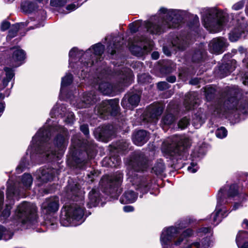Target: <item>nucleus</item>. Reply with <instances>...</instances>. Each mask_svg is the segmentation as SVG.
Listing matches in <instances>:
<instances>
[{
	"instance_id": "obj_1",
	"label": "nucleus",
	"mask_w": 248,
	"mask_h": 248,
	"mask_svg": "<svg viewBox=\"0 0 248 248\" xmlns=\"http://www.w3.org/2000/svg\"><path fill=\"white\" fill-rule=\"evenodd\" d=\"M47 120L32 138L26 156L23 158L16 169L17 173L23 171L37 158L42 162L58 161L62 156L68 142V135L65 129L57 123Z\"/></svg>"
},
{
	"instance_id": "obj_2",
	"label": "nucleus",
	"mask_w": 248,
	"mask_h": 248,
	"mask_svg": "<svg viewBox=\"0 0 248 248\" xmlns=\"http://www.w3.org/2000/svg\"><path fill=\"white\" fill-rule=\"evenodd\" d=\"M186 15L185 11L162 7L158 15L152 17L150 21H136L129 24V29L132 33H135L143 26L150 34H160L168 29L178 27Z\"/></svg>"
},
{
	"instance_id": "obj_3",
	"label": "nucleus",
	"mask_w": 248,
	"mask_h": 248,
	"mask_svg": "<svg viewBox=\"0 0 248 248\" xmlns=\"http://www.w3.org/2000/svg\"><path fill=\"white\" fill-rule=\"evenodd\" d=\"M128 165L130 170L127 172L128 179L132 186L121 197L120 202L123 204L133 203L136 201L138 194L134 191V188L143 194L147 193L151 186L150 180L140 178L134 172L144 171L149 166L148 161L142 153H134L129 161Z\"/></svg>"
},
{
	"instance_id": "obj_4",
	"label": "nucleus",
	"mask_w": 248,
	"mask_h": 248,
	"mask_svg": "<svg viewBox=\"0 0 248 248\" xmlns=\"http://www.w3.org/2000/svg\"><path fill=\"white\" fill-rule=\"evenodd\" d=\"M66 196L76 202L62 211L60 222L63 226H76L82 224L85 219L83 206L84 196L79 186L73 181H68Z\"/></svg>"
},
{
	"instance_id": "obj_5",
	"label": "nucleus",
	"mask_w": 248,
	"mask_h": 248,
	"mask_svg": "<svg viewBox=\"0 0 248 248\" xmlns=\"http://www.w3.org/2000/svg\"><path fill=\"white\" fill-rule=\"evenodd\" d=\"M236 185L226 186L221 188L217 195V205L215 211L211 215L210 224L215 226L221 221L222 218L227 216L224 205L231 202L232 201H240L243 196L238 192Z\"/></svg>"
},
{
	"instance_id": "obj_6",
	"label": "nucleus",
	"mask_w": 248,
	"mask_h": 248,
	"mask_svg": "<svg viewBox=\"0 0 248 248\" xmlns=\"http://www.w3.org/2000/svg\"><path fill=\"white\" fill-rule=\"evenodd\" d=\"M182 222L175 226L164 228L160 235V242L164 248H173L179 246L180 248H186L188 237L193 234V231L187 229L181 234V232L185 226Z\"/></svg>"
},
{
	"instance_id": "obj_7",
	"label": "nucleus",
	"mask_w": 248,
	"mask_h": 248,
	"mask_svg": "<svg viewBox=\"0 0 248 248\" xmlns=\"http://www.w3.org/2000/svg\"><path fill=\"white\" fill-rule=\"evenodd\" d=\"M201 13L203 25L210 32L220 31L228 22V14L217 7L204 8Z\"/></svg>"
},
{
	"instance_id": "obj_8",
	"label": "nucleus",
	"mask_w": 248,
	"mask_h": 248,
	"mask_svg": "<svg viewBox=\"0 0 248 248\" xmlns=\"http://www.w3.org/2000/svg\"><path fill=\"white\" fill-rule=\"evenodd\" d=\"M239 89L235 87H229L223 100L215 107L213 111L217 114L223 113L227 109H236L243 113L248 112V100L241 99L238 100L236 97Z\"/></svg>"
},
{
	"instance_id": "obj_9",
	"label": "nucleus",
	"mask_w": 248,
	"mask_h": 248,
	"mask_svg": "<svg viewBox=\"0 0 248 248\" xmlns=\"http://www.w3.org/2000/svg\"><path fill=\"white\" fill-rule=\"evenodd\" d=\"M104 46L98 43L90 48L85 53H83L82 50H78L76 47L71 49L69 53V65L71 67H75L74 63L77 59L80 60V62L84 66L89 67L94 63V60H96L95 62L98 61H100L101 55L104 52Z\"/></svg>"
},
{
	"instance_id": "obj_10",
	"label": "nucleus",
	"mask_w": 248,
	"mask_h": 248,
	"mask_svg": "<svg viewBox=\"0 0 248 248\" xmlns=\"http://www.w3.org/2000/svg\"><path fill=\"white\" fill-rule=\"evenodd\" d=\"M190 144L188 138L176 136L163 142L162 150L173 158L181 159L185 154V150L190 147Z\"/></svg>"
},
{
	"instance_id": "obj_11",
	"label": "nucleus",
	"mask_w": 248,
	"mask_h": 248,
	"mask_svg": "<svg viewBox=\"0 0 248 248\" xmlns=\"http://www.w3.org/2000/svg\"><path fill=\"white\" fill-rule=\"evenodd\" d=\"M36 210L34 204L23 202L17 207L15 212V218L23 227L34 229L37 224Z\"/></svg>"
},
{
	"instance_id": "obj_12",
	"label": "nucleus",
	"mask_w": 248,
	"mask_h": 248,
	"mask_svg": "<svg viewBox=\"0 0 248 248\" xmlns=\"http://www.w3.org/2000/svg\"><path fill=\"white\" fill-rule=\"evenodd\" d=\"M33 182L31 175L24 173L19 178L17 183H14L10 179L7 182V199L13 202V197L24 196L25 191L30 189Z\"/></svg>"
},
{
	"instance_id": "obj_13",
	"label": "nucleus",
	"mask_w": 248,
	"mask_h": 248,
	"mask_svg": "<svg viewBox=\"0 0 248 248\" xmlns=\"http://www.w3.org/2000/svg\"><path fill=\"white\" fill-rule=\"evenodd\" d=\"M59 200L58 197H54L46 199L42 203L43 212L46 214L45 217V223L47 227L54 229L58 221L57 218L54 216V213L58 210Z\"/></svg>"
},
{
	"instance_id": "obj_14",
	"label": "nucleus",
	"mask_w": 248,
	"mask_h": 248,
	"mask_svg": "<svg viewBox=\"0 0 248 248\" xmlns=\"http://www.w3.org/2000/svg\"><path fill=\"white\" fill-rule=\"evenodd\" d=\"M129 48L131 53L138 57L152 50L153 42L142 35H137L133 41L129 43Z\"/></svg>"
},
{
	"instance_id": "obj_15",
	"label": "nucleus",
	"mask_w": 248,
	"mask_h": 248,
	"mask_svg": "<svg viewBox=\"0 0 248 248\" xmlns=\"http://www.w3.org/2000/svg\"><path fill=\"white\" fill-rule=\"evenodd\" d=\"M212 235L211 227L200 228L197 232V235L201 237L200 242H192L188 237L186 248H209L212 243L211 237Z\"/></svg>"
},
{
	"instance_id": "obj_16",
	"label": "nucleus",
	"mask_w": 248,
	"mask_h": 248,
	"mask_svg": "<svg viewBox=\"0 0 248 248\" xmlns=\"http://www.w3.org/2000/svg\"><path fill=\"white\" fill-rule=\"evenodd\" d=\"M119 100L116 99L105 100L95 109V113L103 119H107L109 115L114 116L118 112Z\"/></svg>"
},
{
	"instance_id": "obj_17",
	"label": "nucleus",
	"mask_w": 248,
	"mask_h": 248,
	"mask_svg": "<svg viewBox=\"0 0 248 248\" xmlns=\"http://www.w3.org/2000/svg\"><path fill=\"white\" fill-rule=\"evenodd\" d=\"M123 175L118 173L113 176H106L101 181V184L105 186V192L112 194L116 193V197H118L121 192V189L119 188L121 185Z\"/></svg>"
},
{
	"instance_id": "obj_18",
	"label": "nucleus",
	"mask_w": 248,
	"mask_h": 248,
	"mask_svg": "<svg viewBox=\"0 0 248 248\" xmlns=\"http://www.w3.org/2000/svg\"><path fill=\"white\" fill-rule=\"evenodd\" d=\"M50 115L52 118L59 115H61V117H65L66 118L64 121L67 124H72L75 120L73 113L67 111L65 106L63 104L60 105L57 103L51 110Z\"/></svg>"
},
{
	"instance_id": "obj_19",
	"label": "nucleus",
	"mask_w": 248,
	"mask_h": 248,
	"mask_svg": "<svg viewBox=\"0 0 248 248\" xmlns=\"http://www.w3.org/2000/svg\"><path fill=\"white\" fill-rule=\"evenodd\" d=\"M6 78L0 81V99H3L5 97H8L11 93V89L13 87V83L10 88H6L8 83L14 77V71L12 69L5 67Z\"/></svg>"
},
{
	"instance_id": "obj_20",
	"label": "nucleus",
	"mask_w": 248,
	"mask_h": 248,
	"mask_svg": "<svg viewBox=\"0 0 248 248\" xmlns=\"http://www.w3.org/2000/svg\"><path fill=\"white\" fill-rule=\"evenodd\" d=\"M227 39L221 37L213 38L208 45L209 50L215 54L222 53L228 46Z\"/></svg>"
},
{
	"instance_id": "obj_21",
	"label": "nucleus",
	"mask_w": 248,
	"mask_h": 248,
	"mask_svg": "<svg viewBox=\"0 0 248 248\" xmlns=\"http://www.w3.org/2000/svg\"><path fill=\"white\" fill-rule=\"evenodd\" d=\"M97 101L96 95L93 93H84L82 98L75 103L71 101V103L78 108L88 107L94 104Z\"/></svg>"
},
{
	"instance_id": "obj_22",
	"label": "nucleus",
	"mask_w": 248,
	"mask_h": 248,
	"mask_svg": "<svg viewBox=\"0 0 248 248\" xmlns=\"http://www.w3.org/2000/svg\"><path fill=\"white\" fill-rule=\"evenodd\" d=\"M56 170L51 169H40L35 173L36 178L40 182H47L52 180L55 176Z\"/></svg>"
},
{
	"instance_id": "obj_23",
	"label": "nucleus",
	"mask_w": 248,
	"mask_h": 248,
	"mask_svg": "<svg viewBox=\"0 0 248 248\" xmlns=\"http://www.w3.org/2000/svg\"><path fill=\"white\" fill-rule=\"evenodd\" d=\"M140 97L137 93H129L122 100V106L126 109H132L138 106Z\"/></svg>"
},
{
	"instance_id": "obj_24",
	"label": "nucleus",
	"mask_w": 248,
	"mask_h": 248,
	"mask_svg": "<svg viewBox=\"0 0 248 248\" xmlns=\"http://www.w3.org/2000/svg\"><path fill=\"white\" fill-rule=\"evenodd\" d=\"M13 55L11 60V62L13 66L16 67L20 66L25 58V52L19 48L18 46L12 48Z\"/></svg>"
},
{
	"instance_id": "obj_25",
	"label": "nucleus",
	"mask_w": 248,
	"mask_h": 248,
	"mask_svg": "<svg viewBox=\"0 0 248 248\" xmlns=\"http://www.w3.org/2000/svg\"><path fill=\"white\" fill-rule=\"evenodd\" d=\"M7 203L5 205V208L1 211L2 206L4 202V192L2 190H0V216L1 217L5 219L9 217L10 215V211L12 208V205L14 204V197H13V202H10V200H9L6 198Z\"/></svg>"
},
{
	"instance_id": "obj_26",
	"label": "nucleus",
	"mask_w": 248,
	"mask_h": 248,
	"mask_svg": "<svg viewBox=\"0 0 248 248\" xmlns=\"http://www.w3.org/2000/svg\"><path fill=\"white\" fill-rule=\"evenodd\" d=\"M197 93L191 92L187 93L185 96L184 105L186 109L189 110L194 108L200 101Z\"/></svg>"
},
{
	"instance_id": "obj_27",
	"label": "nucleus",
	"mask_w": 248,
	"mask_h": 248,
	"mask_svg": "<svg viewBox=\"0 0 248 248\" xmlns=\"http://www.w3.org/2000/svg\"><path fill=\"white\" fill-rule=\"evenodd\" d=\"M149 134L143 130H140L135 132L133 135V142L138 146H142L149 139Z\"/></svg>"
},
{
	"instance_id": "obj_28",
	"label": "nucleus",
	"mask_w": 248,
	"mask_h": 248,
	"mask_svg": "<svg viewBox=\"0 0 248 248\" xmlns=\"http://www.w3.org/2000/svg\"><path fill=\"white\" fill-rule=\"evenodd\" d=\"M163 107L159 104H154L149 107L148 111L151 117L150 121L156 123L158 117L161 115L163 111Z\"/></svg>"
},
{
	"instance_id": "obj_29",
	"label": "nucleus",
	"mask_w": 248,
	"mask_h": 248,
	"mask_svg": "<svg viewBox=\"0 0 248 248\" xmlns=\"http://www.w3.org/2000/svg\"><path fill=\"white\" fill-rule=\"evenodd\" d=\"M116 74L120 78L123 79V83L124 85L128 86L133 80V73L132 71L127 68L124 67L117 72Z\"/></svg>"
},
{
	"instance_id": "obj_30",
	"label": "nucleus",
	"mask_w": 248,
	"mask_h": 248,
	"mask_svg": "<svg viewBox=\"0 0 248 248\" xmlns=\"http://www.w3.org/2000/svg\"><path fill=\"white\" fill-rule=\"evenodd\" d=\"M21 10L26 14H31L36 11L39 6L36 2L29 0H24L21 3Z\"/></svg>"
},
{
	"instance_id": "obj_31",
	"label": "nucleus",
	"mask_w": 248,
	"mask_h": 248,
	"mask_svg": "<svg viewBox=\"0 0 248 248\" xmlns=\"http://www.w3.org/2000/svg\"><path fill=\"white\" fill-rule=\"evenodd\" d=\"M188 42L186 37L183 36H177L172 41V46L174 50H184L187 46Z\"/></svg>"
},
{
	"instance_id": "obj_32",
	"label": "nucleus",
	"mask_w": 248,
	"mask_h": 248,
	"mask_svg": "<svg viewBox=\"0 0 248 248\" xmlns=\"http://www.w3.org/2000/svg\"><path fill=\"white\" fill-rule=\"evenodd\" d=\"M246 24L240 23V27L238 28L234 29L229 34V39L232 42H235L237 41L241 36L243 34L245 33L246 31Z\"/></svg>"
},
{
	"instance_id": "obj_33",
	"label": "nucleus",
	"mask_w": 248,
	"mask_h": 248,
	"mask_svg": "<svg viewBox=\"0 0 248 248\" xmlns=\"http://www.w3.org/2000/svg\"><path fill=\"white\" fill-rule=\"evenodd\" d=\"M101 198L99 192L93 189L89 193V201L87 205L89 207L96 206L100 201Z\"/></svg>"
},
{
	"instance_id": "obj_34",
	"label": "nucleus",
	"mask_w": 248,
	"mask_h": 248,
	"mask_svg": "<svg viewBox=\"0 0 248 248\" xmlns=\"http://www.w3.org/2000/svg\"><path fill=\"white\" fill-rule=\"evenodd\" d=\"M205 119V114L203 113V110L200 109L194 115L192 119V124L196 128H199L204 123Z\"/></svg>"
},
{
	"instance_id": "obj_35",
	"label": "nucleus",
	"mask_w": 248,
	"mask_h": 248,
	"mask_svg": "<svg viewBox=\"0 0 248 248\" xmlns=\"http://www.w3.org/2000/svg\"><path fill=\"white\" fill-rule=\"evenodd\" d=\"M110 126H104L102 127H98L94 132V134L96 138L99 140H104L108 139L111 135L109 131Z\"/></svg>"
},
{
	"instance_id": "obj_36",
	"label": "nucleus",
	"mask_w": 248,
	"mask_h": 248,
	"mask_svg": "<svg viewBox=\"0 0 248 248\" xmlns=\"http://www.w3.org/2000/svg\"><path fill=\"white\" fill-rule=\"evenodd\" d=\"M98 88L103 94L110 95L115 91L116 87L108 82L101 81L99 83Z\"/></svg>"
},
{
	"instance_id": "obj_37",
	"label": "nucleus",
	"mask_w": 248,
	"mask_h": 248,
	"mask_svg": "<svg viewBox=\"0 0 248 248\" xmlns=\"http://www.w3.org/2000/svg\"><path fill=\"white\" fill-rule=\"evenodd\" d=\"M73 81V76L71 74H67L62 78L60 93L62 95L64 92V88L69 85Z\"/></svg>"
},
{
	"instance_id": "obj_38",
	"label": "nucleus",
	"mask_w": 248,
	"mask_h": 248,
	"mask_svg": "<svg viewBox=\"0 0 248 248\" xmlns=\"http://www.w3.org/2000/svg\"><path fill=\"white\" fill-rule=\"evenodd\" d=\"M247 236V232L246 231H241L238 233L236 238V242L239 248H248V242H245L242 243V239L241 236Z\"/></svg>"
},
{
	"instance_id": "obj_39",
	"label": "nucleus",
	"mask_w": 248,
	"mask_h": 248,
	"mask_svg": "<svg viewBox=\"0 0 248 248\" xmlns=\"http://www.w3.org/2000/svg\"><path fill=\"white\" fill-rule=\"evenodd\" d=\"M13 233L9 229L0 225V240H8L12 238Z\"/></svg>"
},
{
	"instance_id": "obj_40",
	"label": "nucleus",
	"mask_w": 248,
	"mask_h": 248,
	"mask_svg": "<svg viewBox=\"0 0 248 248\" xmlns=\"http://www.w3.org/2000/svg\"><path fill=\"white\" fill-rule=\"evenodd\" d=\"M165 170V165L161 159L157 161L152 169L153 171L156 175L161 174Z\"/></svg>"
},
{
	"instance_id": "obj_41",
	"label": "nucleus",
	"mask_w": 248,
	"mask_h": 248,
	"mask_svg": "<svg viewBox=\"0 0 248 248\" xmlns=\"http://www.w3.org/2000/svg\"><path fill=\"white\" fill-rule=\"evenodd\" d=\"M216 92V91L214 88L212 87H206L205 88V95L206 100L208 101L212 100L215 97Z\"/></svg>"
},
{
	"instance_id": "obj_42",
	"label": "nucleus",
	"mask_w": 248,
	"mask_h": 248,
	"mask_svg": "<svg viewBox=\"0 0 248 248\" xmlns=\"http://www.w3.org/2000/svg\"><path fill=\"white\" fill-rule=\"evenodd\" d=\"M128 143L123 140L117 142L114 147L118 151H124L128 148Z\"/></svg>"
},
{
	"instance_id": "obj_43",
	"label": "nucleus",
	"mask_w": 248,
	"mask_h": 248,
	"mask_svg": "<svg viewBox=\"0 0 248 248\" xmlns=\"http://www.w3.org/2000/svg\"><path fill=\"white\" fill-rule=\"evenodd\" d=\"M175 120L172 114L169 113L165 115L162 119V123L165 125H170Z\"/></svg>"
},
{
	"instance_id": "obj_44",
	"label": "nucleus",
	"mask_w": 248,
	"mask_h": 248,
	"mask_svg": "<svg viewBox=\"0 0 248 248\" xmlns=\"http://www.w3.org/2000/svg\"><path fill=\"white\" fill-rule=\"evenodd\" d=\"M235 61L232 60L231 61V63L232 65L230 66V62H228L226 63L224 65V68L226 69V72H225V74H223L222 76L223 77L226 76L228 74H229L230 73L232 72L235 68Z\"/></svg>"
},
{
	"instance_id": "obj_45",
	"label": "nucleus",
	"mask_w": 248,
	"mask_h": 248,
	"mask_svg": "<svg viewBox=\"0 0 248 248\" xmlns=\"http://www.w3.org/2000/svg\"><path fill=\"white\" fill-rule=\"evenodd\" d=\"M152 78L148 74H142L138 76V81L141 83L151 82Z\"/></svg>"
},
{
	"instance_id": "obj_46",
	"label": "nucleus",
	"mask_w": 248,
	"mask_h": 248,
	"mask_svg": "<svg viewBox=\"0 0 248 248\" xmlns=\"http://www.w3.org/2000/svg\"><path fill=\"white\" fill-rule=\"evenodd\" d=\"M20 28V24L18 23L13 25L9 31L7 38H12L14 37Z\"/></svg>"
},
{
	"instance_id": "obj_47",
	"label": "nucleus",
	"mask_w": 248,
	"mask_h": 248,
	"mask_svg": "<svg viewBox=\"0 0 248 248\" xmlns=\"http://www.w3.org/2000/svg\"><path fill=\"white\" fill-rule=\"evenodd\" d=\"M68 0H50V4L51 6L60 7L64 6Z\"/></svg>"
},
{
	"instance_id": "obj_48",
	"label": "nucleus",
	"mask_w": 248,
	"mask_h": 248,
	"mask_svg": "<svg viewBox=\"0 0 248 248\" xmlns=\"http://www.w3.org/2000/svg\"><path fill=\"white\" fill-rule=\"evenodd\" d=\"M189 124V119L186 117L182 118L178 122V126L181 129H185Z\"/></svg>"
},
{
	"instance_id": "obj_49",
	"label": "nucleus",
	"mask_w": 248,
	"mask_h": 248,
	"mask_svg": "<svg viewBox=\"0 0 248 248\" xmlns=\"http://www.w3.org/2000/svg\"><path fill=\"white\" fill-rule=\"evenodd\" d=\"M227 134V130L223 127L218 128L216 131L217 137L220 139H222L226 137Z\"/></svg>"
},
{
	"instance_id": "obj_50",
	"label": "nucleus",
	"mask_w": 248,
	"mask_h": 248,
	"mask_svg": "<svg viewBox=\"0 0 248 248\" xmlns=\"http://www.w3.org/2000/svg\"><path fill=\"white\" fill-rule=\"evenodd\" d=\"M109 159L112 162L111 164L110 163H109V165L111 166L116 167L119 166L121 163V159L119 156H116V157L115 156H111Z\"/></svg>"
},
{
	"instance_id": "obj_51",
	"label": "nucleus",
	"mask_w": 248,
	"mask_h": 248,
	"mask_svg": "<svg viewBox=\"0 0 248 248\" xmlns=\"http://www.w3.org/2000/svg\"><path fill=\"white\" fill-rule=\"evenodd\" d=\"M245 3V0H241L233 4L232 9L234 10H239L244 7Z\"/></svg>"
},
{
	"instance_id": "obj_52",
	"label": "nucleus",
	"mask_w": 248,
	"mask_h": 248,
	"mask_svg": "<svg viewBox=\"0 0 248 248\" xmlns=\"http://www.w3.org/2000/svg\"><path fill=\"white\" fill-rule=\"evenodd\" d=\"M86 154H87L88 159L92 158L95 154L94 147L93 145L91 146L90 148L86 149Z\"/></svg>"
},
{
	"instance_id": "obj_53",
	"label": "nucleus",
	"mask_w": 248,
	"mask_h": 248,
	"mask_svg": "<svg viewBox=\"0 0 248 248\" xmlns=\"http://www.w3.org/2000/svg\"><path fill=\"white\" fill-rule=\"evenodd\" d=\"M203 56H204V54L202 52L200 51H198L196 52L195 53V54H194V55L193 56V60L194 61L199 62L203 59Z\"/></svg>"
},
{
	"instance_id": "obj_54",
	"label": "nucleus",
	"mask_w": 248,
	"mask_h": 248,
	"mask_svg": "<svg viewBox=\"0 0 248 248\" xmlns=\"http://www.w3.org/2000/svg\"><path fill=\"white\" fill-rule=\"evenodd\" d=\"M78 7H79V6L78 4L72 3L71 4H69L66 7V9L67 11V12H65L64 14H67V13H70V12L75 10Z\"/></svg>"
},
{
	"instance_id": "obj_55",
	"label": "nucleus",
	"mask_w": 248,
	"mask_h": 248,
	"mask_svg": "<svg viewBox=\"0 0 248 248\" xmlns=\"http://www.w3.org/2000/svg\"><path fill=\"white\" fill-rule=\"evenodd\" d=\"M198 169L197 163L194 162H191L190 166L187 168V170L189 172L192 173L196 172Z\"/></svg>"
},
{
	"instance_id": "obj_56",
	"label": "nucleus",
	"mask_w": 248,
	"mask_h": 248,
	"mask_svg": "<svg viewBox=\"0 0 248 248\" xmlns=\"http://www.w3.org/2000/svg\"><path fill=\"white\" fill-rule=\"evenodd\" d=\"M157 88L160 91L166 90L169 88V85L165 81L159 82L157 83Z\"/></svg>"
},
{
	"instance_id": "obj_57",
	"label": "nucleus",
	"mask_w": 248,
	"mask_h": 248,
	"mask_svg": "<svg viewBox=\"0 0 248 248\" xmlns=\"http://www.w3.org/2000/svg\"><path fill=\"white\" fill-rule=\"evenodd\" d=\"M80 130L84 133V134L88 137L89 134V130L88 126L87 124H83L80 126Z\"/></svg>"
},
{
	"instance_id": "obj_58",
	"label": "nucleus",
	"mask_w": 248,
	"mask_h": 248,
	"mask_svg": "<svg viewBox=\"0 0 248 248\" xmlns=\"http://www.w3.org/2000/svg\"><path fill=\"white\" fill-rule=\"evenodd\" d=\"M98 174V173L96 171L93 170V171H91L90 173L88 174L87 176L88 178L90 179V180L91 181H93L94 177L97 176Z\"/></svg>"
},
{
	"instance_id": "obj_59",
	"label": "nucleus",
	"mask_w": 248,
	"mask_h": 248,
	"mask_svg": "<svg viewBox=\"0 0 248 248\" xmlns=\"http://www.w3.org/2000/svg\"><path fill=\"white\" fill-rule=\"evenodd\" d=\"M10 27V23L8 21H4L2 22L1 25V30L2 31H5L7 30Z\"/></svg>"
},
{
	"instance_id": "obj_60",
	"label": "nucleus",
	"mask_w": 248,
	"mask_h": 248,
	"mask_svg": "<svg viewBox=\"0 0 248 248\" xmlns=\"http://www.w3.org/2000/svg\"><path fill=\"white\" fill-rule=\"evenodd\" d=\"M123 210L125 212H130L134 211V207L131 205L124 206Z\"/></svg>"
},
{
	"instance_id": "obj_61",
	"label": "nucleus",
	"mask_w": 248,
	"mask_h": 248,
	"mask_svg": "<svg viewBox=\"0 0 248 248\" xmlns=\"http://www.w3.org/2000/svg\"><path fill=\"white\" fill-rule=\"evenodd\" d=\"M200 82L199 79L197 78L191 79L189 81V83L192 85H197Z\"/></svg>"
},
{
	"instance_id": "obj_62",
	"label": "nucleus",
	"mask_w": 248,
	"mask_h": 248,
	"mask_svg": "<svg viewBox=\"0 0 248 248\" xmlns=\"http://www.w3.org/2000/svg\"><path fill=\"white\" fill-rule=\"evenodd\" d=\"M168 82L170 83H174L176 81V77L174 76L168 77L167 78Z\"/></svg>"
},
{
	"instance_id": "obj_63",
	"label": "nucleus",
	"mask_w": 248,
	"mask_h": 248,
	"mask_svg": "<svg viewBox=\"0 0 248 248\" xmlns=\"http://www.w3.org/2000/svg\"><path fill=\"white\" fill-rule=\"evenodd\" d=\"M159 56V54L157 52H154L152 54V57L154 60H157Z\"/></svg>"
},
{
	"instance_id": "obj_64",
	"label": "nucleus",
	"mask_w": 248,
	"mask_h": 248,
	"mask_svg": "<svg viewBox=\"0 0 248 248\" xmlns=\"http://www.w3.org/2000/svg\"><path fill=\"white\" fill-rule=\"evenodd\" d=\"M243 225L245 228L248 229V219H245L244 220V221L243 222Z\"/></svg>"
}]
</instances>
